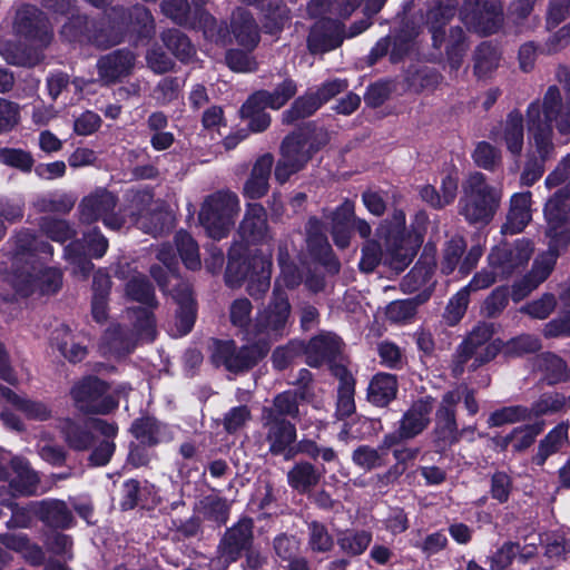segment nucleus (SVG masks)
Returning a JSON list of instances; mask_svg holds the SVG:
<instances>
[{"instance_id": "f257e3e1", "label": "nucleus", "mask_w": 570, "mask_h": 570, "mask_svg": "<svg viewBox=\"0 0 570 570\" xmlns=\"http://www.w3.org/2000/svg\"><path fill=\"white\" fill-rule=\"evenodd\" d=\"M527 121L531 146L548 159L554 150L553 128L562 136H570V102L563 100L557 86H550L541 101L529 105Z\"/></svg>"}, {"instance_id": "f03ea898", "label": "nucleus", "mask_w": 570, "mask_h": 570, "mask_svg": "<svg viewBox=\"0 0 570 570\" xmlns=\"http://www.w3.org/2000/svg\"><path fill=\"white\" fill-rule=\"evenodd\" d=\"M157 257L164 264V266H153L150 268V274L163 292H167L168 285L170 283H175V288L171 292V296L179 306L176 316L175 335H186L190 332L196 317L195 303L191 296L190 287L187 283L181 282L178 274L176 273V256L170 246H161Z\"/></svg>"}, {"instance_id": "7ed1b4c3", "label": "nucleus", "mask_w": 570, "mask_h": 570, "mask_svg": "<svg viewBox=\"0 0 570 570\" xmlns=\"http://www.w3.org/2000/svg\"><path fill=\"white\" fill-rule=\"evenodd\" d=\"M462 190L460 214L470 224H488L500 207L502 188L490 185L482 173L474 171L462 184Z\"/></svg>"}, {"instance_id": "20e7f679", "label": "nucleus", "mask_w": 570, "mask_h": 570, "mask_svg": "<svg viewBox=\"0 0 570 570\" xmlns=\"http://www.w3.org/2000/svg\"><path fill=\"white\" fill-rule=\"evenodd\" d=\"M199 27L208 40L227 45L235 41L237 45L253 50L259 42V28L252 13L237 8L230 18L229 29L218 26L216 19L208 13H202Z\"/></svg>"}, {"instance_id": "39448f33", "label": "nucleus", "mask_w": 570, "mask_h": 570, "mask_svg": "<svg viewBox=\"0 0 570 570\" xmlns=\"http://www.w3.org/2000/svg\"><path fill=\"white\" fill-rule=\"evenodd\" d=\"M107 35H96L91 39L96 46L108 48L119 43L125 31L137 33L139 38H150L155 32V21L150 11L144 6H135L129 10L112 9L108 14Z\"/></svg>"}, {"instance_id": "423d86ee", "label": "nucleus", "mask_w": 570, "mask_h": 570, "mask_svg": "<svg viewBox=\"0 0 570 570\" xmlns=\"http://www.w3.org/2000/svg\"><path fill=\"white\" fill-rule=\"evenodd\" d=\"M238 212L237 195L229 190H219L206 197L198 219L209 237L222 239L230 232Z\"/></svg>"}, {"instance_id": "0eeeda50", "label": "nucleus", "mask_w": 570, "mask_h": 570, "mask_svg": "<svg viewBox=\"0 0 570 570\" xmlns=\"http://www.w3.org/2000/svg\"><path fill=\"white\" fill-rule=\"evenodd\" d=\"M492 328L488 324H480L473 328L468 337L459 345L454 355L452 372L460 376L466 365L469 370H476L493 360L500 346L491 341Z\"/></svg>"}, {"instance_id": "6e6552de", "label": "nucleus", "mask_w": 570, "mask_h": 570, "mask_svg": "<svg viewBox=\"0 0 570 570\" xmlns=\"http://www.w3.org/2000/svg\"><path fill=\"white\" fill-rule=\"evenodd\" d=\"M130 318L135 321L134 333L128 334L120 325H114L107 330L102 337L106 353L125 355L129 353L136 341L151 342L156 335L153 314L147 308L128 311Z\"/></svg>"}, {"instance_id": "1a4fd4ad", "label": "nucleus", "mask_w": 570, "mask_h": 570, "mask_svg": "<svg viewBox=\"0 0 570 570\" xmlns=\"http://www.w3.org/2000/svg\"><path fill=\"white\" fill-rule=\"evenodd\" d=\"M12 286L21 296H29L35 293H56L62 283L61 272L53 267H43L35 261H27L17 268L11 278Z\"/></svg>"}, {"instance_id": "9d476101", "label": "nucleus", "mask_w": 570, "mask_h": 570, "mask_svg": "<svg viewBox=\"0 0 570 570\" xmlns=\"http://www.w3.org/2000/svg\"><path fill=\"white\" fill-rule=\"evenodd\" d=\"M292 314L287 292L273 289L268 304L257 312L255 332L259 341H272L285 334Z\"/></svg>"}, {"instance_id": "9b49d317", "label": "nucleus", "mask_w": 570, "mask_h": 570, "mask_svg": "<svg viewBox=\"0 0 570 570\" xmlns=\"http://www.w3.org/2000/svg\"><path fill=\"white\" fill-rule=\"evenodd\" d=\"M434 402L431 396L420 397L403 413L395 432L384 435L382 449H391L402 441L420 435L431 422Z\"/></svg>"}, {"instance_id": "f8f14e48", "label": "nucleus", "mask_w": 570, "mask_h": 570, "mask_svg": "<svg viewBox=\"0 0 570 570\" xmlns=\"http://www.w3.org/2000/svg\"><path fill=\"white\" fill-rule=\"evenodd\" d=\"M76 407L86 414H107L118 405L108 393L107 384L97 377H87L70 391Z\"/></svg>"}, {"instance_id": "ddd939ff", "label": "nucleus", "mask_w": 570, "mask_h": 570, "mask_svg": "<svg viewBox=\"0 0 570 570\" xmlns=\"http://www.w3.org/2000/svg\"><path fill=\"white\" fill-rule=\"evenodd\" d=\"M128 222L137 225L147 234L158 235L171 223V214L160 202L153 199L148 193H138L131 202Z\"/></svg>"}, {"instance_id": "4468645a", "label": "nucleus", "mask_w": 570, "mask_h": 570, "mask_svg": "<svg viewBox=\"0 0 570 570\" xmlns=\"http://www.w3.org/2000/svg\"><path fill=\"white\" fill-rule=\"evenodd\" d=\"M116 197L106 189H97L85 197L80 205V219L83 223L102 220L104 225L110 229H120L128 223V218L119 213H115Z\"/></svg>"}, {"instance_id": "2eb2a0df", "label": "nucleus", "mask_w": 570, "mask_h": 570, "mask_svg": "<svg viewBox=\"0 0 570 570\" xmlns=\"http://www.w3.org/2000/svg\"><path fill=\"white\" fill-rule=\"evenodd\" d=\"M570 181L557 190L547 202L544 215L548 223L547 236L551 243L566 246L570 242Z\"/></svg>"}, {"instance_id": "dca6fc26", "label": "nucleus", "mask_w": 570, "mask_h": 570, "mask_svg": "<svg viewBox=\"0 0 570 570\" xmlns=\"http://www.w3.org/2000/svg\"><path fill=\"white\" fill-rule=\"evenodd\" d=\"M313 151L307 132L299 131L287 136L282 145V157L275 168V178L282 184L285 183L291 175L306 165Z\"/></svg>"}, {"instance_id": "f3484780", "label": "nucleus", "mask_w": 570, "mask_h": 570, "mask_svg": "<svg viewBox=\"0 0 570 570\" xmlns=\"http://www.w3.org/2000/svg\"><path fill=\"white\" fill-rule=\"evenodd\" d=\"M262 426L269 452L273 455H283L285 460L296 456L294 443L296 441V428L285 417H276L269 410L262 411Z\"/></svg>"}, {"instance_id": "a211bd4d", "label": "nucleus", "mask_w": 570, "mask_h": 570, "mask_svg": "<svg viewBox=\"0 0 570 570\" xmlns=\"http://www.w3.org/2000/svg\"><path fill=\"white\" fill-rule=\"evenodd\" d=\"M212 361L216 366H225L230 372L252 367L265 352L256 346L236 347L233 341H215L210 347Z\"/></svg>"}, {"instance_id": "6ab92c4d", "label": "nucleus", "mask_w": 570, "mask_h": 570, "mask_svg": "<svg viewBox=\"0 0 570 570\" xmlns=\"http://www.w3.org/2000/svg\"><path fill=\"white\" fill-rule=\"evenodd\" d=\"M532 252L531 244L524 239H520L513 245L501 244L489 254V267L494 269L500 278L509 277L514 271L528 263Z\"/></svg>"}, {"instance_id": "aec40b11", "label": "nucleus", "mask_w": 570, "mask_h": 570, "mask_svg": "<svg viewBox=\"0 0 570 570\" xmlns=\"http://www.w3.org/2000/svg\"><path fill=\"white\" fill-rule=\"evenodd\" d=\"M13 29L18 35L38 42L41 47L47 46L52 36L42 12L32 6H23L17 11Z\"/></svg>"}, {"instance_id": "412c9836", "label": "nucleus", "mask_w": 570, "mask_h": 570, "mask_svg": "<svg viewBox=\"0 0 570 570\" xmlns=\"http://www.w3.org/2000/svg\"><path fill=\"white\" fill-rule=\"evenodd\" d=\"M459 392H446L435 412V425L433 435L435 442L452 444L459 440L455 409L460 403Z\"/></svg>"}, {"instance_id": "4be33fe9", "label": "nucleus", "mask_w": 570, "mask_h": 570, "mask_svg": "<svg viewBox=\"0 0 570 570\" xmlns=\"http://www.w3.org/2000/svg\"><path fill=\"white\" fill-rule=\"evenodd\" d=\"M253 527L252 519L243 518L234 527L226 530L219 543V554L224 562L236 561L243 550L252 547Z\"/></svg>"}, {"instance_id": "5701e85b", "label": "nucleus", "mask_w": 570, "mask_h": 570, "mask_svg": "<svg viewBox=\"0 0 570 570\" xmlns=\"http://www.w3.org/2000/svg\"><path fill=\"white\" fill-rule=\"evenodd\" d=\"M491 138L505 146L507 150L513 156L519 157L524 145V125L523 116L518 110L508 114L504 121L492 129Z\"/></svg>"}, {"instance_id": "b1692460", "label": "nucleus", "mask_w": 570, "mask_h": 570, "mask_svg": "<svg viewBox=\"0 0 570 570\" xmlns=\"http://www.w3.org/2000/svg\"><path fill=\"white\" fill-rule=\"evenodd\" d=\"M342 42V24L331 18L318 20L311 29L307 39L308 50L314 55L334 50Z\"/></svg>"}, {"instance_id": "393cba45", "label": "nucleus", "mask_w": 570, "mask_h": 570, "mask_svg": "<svg viewBox=\"0 0 570 570\" xmlns=\"http://www.w3.org/2000/svg\"><path fill=\"white\" fill-rule=\"evenodd\" d=\"M10 480V487L20 494H33L37 490L39 478L29 463L20 458L8 460L2 469L0 480Z\"/></svg>"}, {"instance_id": "a878e982", "label": "nucleus", "mask_w": 570, "mask_h": 570, "mask_svg": "<svg viewBox=\"0 0 570 570\" xmlns=\"http://www.w3.org/2000/svg\"><path fill=\"white\" fill-rule=\"evenodd\" d=\"M136 56L129 50H116L97 62L100 80L105 83H112L131 73Z\"/></svg>"}, {"instance_id": "bb28decb", "label": "nucleus", "mask_w": 570, "mask_h": 570, "mask_svg": "<svg viewBox=\"0 0 570 570\" xmlns=\"http://www.w3.org/2000/svg\"><path fill=\"white\" fill-rule=\"evenodd\" d=\"M238 233L248 244L266 243L271 236L267 226V214L259 204L248 205Z\"/></svg>"}, {"instance_id": "cd10ccee", "label": "nucleus", "mask_w": 570, "mask_h": 570, "mask_svg": "<svg viewBox=\"0 0 570 570\" xmlns=\"http://www.w3.org/2000/svg\"><path fill=\"white\" fill-rule=\"evenodd\" d=\"M116 276L121 279H127L126 283V295L141 304L149 307L156 306L155 294L151 285L148 283L146 277L132 268L130 264H121L116 271Z\"/></svg>"}, {"instance_id": "c85d7f7f", "label": "nucleus", "mask_w": 570, "mask_h": 570, "mask_svg": "<svg viewBox=\"0 0 570 570\" xmlns=\"http://www.w3.org/2000/svg\"><path fill=\"white\" fill-rule=\"evenodd\" d=\"M462 21L475 32L491 35L502 23V8L498 1L484 2L478 13L470 14L465 9L461 12Z\"/></svg>"}, {"instance_id": "c756f323", "label": "nucleus", "mask_w": 570, "mask_h": 570, "mask_svg": "<svg viewBox=\"0 0 570 570\" xmlns=\"http://www.w3.org/2000/svg\"><path fill=\"white\" fill-rule=\"evenodd\" d=\"M307 364L320 366L332 361L341 351L340 338L332 333H324L313 337L304 346Z\"/></svg>"}, {"instance_id": "7c9ffc66", "label": "nucleus", "mask_w": 570, "mask_h": 570, "mask_svg": "<svg viewBox=\"0 0 570 570\" xmlns=\"http://www.w3.org/2000/svg\"><path fill=\"white\" fill-rule=\"evenodd\" d=\"M531 220V193H515L510 199V208L507 222L502 226V233L517 234L524 229Z\"/></svg>"}, {"instance_id": "2f4dec72", "label": "nucleus", "mask_w": 570, "mask_h": 570, "mask_svg": "<svg viewBox=\"0 0 570 570\" xmlns=\"http://www.w3.org/2000/svg\"><path fill=\"white\" fill-rule=\"evenodd\" d=\"M456 11L455 3H445L440 0L435 7L428 10L425 24L432 36L433 46L440 48L445 41V26L454 17Z\"/></svg>"}, {"instance_id": "473e14b6", "label": "nucleus", "mask_w": 570, "mask_h": 570, "mask_svg": "<svg viewBox=\"0 0 570 570\" xmlns=\"http://www.w3.org/2000/svg\"><path fill=\"white\" fill-rule=\"evenodd\" d=\"M273 163L274 159L271 154H265L256 160L250 176L244 185L245 196L252 199H257L267 193Z\"/></svg>"}, {"instance_id": "72a5a7b5", "label": "nucleus", "mask_w": 570, "mask_h": 570, "mask_svg": "<svg viewBox=\"0 0 570 570\" xmlns=\"http://www.w3.org/2000/svg\"><path fill=\"white\" fill-rule=\"evenodd\" d=\"M332 370L334 375L340 380L337 389L336 416L338 419H345L355 412V381L352 374L344 366L335 365Z\"/></svg>"}, {"instance_id": "f704fd0d", "label": "nucleus", "mask_w": 570, "mask_h": 570, "mask_svg": "<svg viewBox=\"0 0 570 570\" xmlns=\"http://www.w3.org/2000/svg\"><path fill=\"white\" fill-rule=\"evenodd\" d=\"M58 429L66 444L75 451H86L94 441L89 421L82 425L71 419L59 421Z\"/></svg>"}, {"instance_id": "c9c22d12", "label": "nucleus", "mask_w": 570, "mask_h": 570, "mask_svg": "<svg viewBox=\"0 0 570 570\" xmlns=\"http://www.w3.org/2000/svg\"><path fill=\"white\" fill-rule=\"evenodd\" d=\"M272 262L268 255H259V259H255L253 271L247 276V293L258 299L268 291L271 285Z\"/></svg>"}, {"instance_id": "e433bc0d", "label": "nucleus", "mask_w": 570, "mask_h": 570, "mask_svg": "<svg viewBox=\"0 0 570 570\" xmlns=\"http://www.w3.org/2000/svg\"><path fill=\"white\" fill-rule=\"evenodd\" d=\"M253 305L246 297L234 299L228 308L230 324L240 331L248 340L257 338L255 320L252 318Z\"/></svg>"}, {"instance_id": "4c0bfd02", "label": "nucleus", "mask_w": 570, "mask_h": 570, "mask_svg": "<svg viewBox=\"0 0 570 570\" xmlns=\"http://www.w3.org/2000/svg\"><path fill=\"white\" fill-rule=\"evenodd\" d=\"M569 422H561L552 429L539 443L537 454L532 461L537 465H543L549 456L559 452L569 441Z\"/></svg>"}, {"instance_id": "58836bf2", "label": "nucleus", "mask_w": 570, "mask_h": 570, "mask_svg": "<svg viewBox=\"0 0 570 570\" xmlns=\"http://www.w3.org/2000/svg\"><path fill=\"white\" fill-rule=\"evenodd\" d=\"M51 346L56 347L60 354L70 362H80L87 355V348L75 337L70 328L66 325H60L51 334Z\"/></svg>"}, {"instance_id": "ea45409f", "label": "nucleus", "mask_w": 570, "mask_h": 570, "mask_svg": "<svg viewBox=\"0 0 570 570\" xmlns=\"http://www.w3.org/2000/svg\"><path fill=\"white\" fill-rule=\"evenodd\" d=\"M397 393V381L392 374H376L370 382L367 399L376 406H385L395 399Z\"/></svg>"}, {"instance_id": "a19ab883", "label": "nucleus", "mask_w": 570, "mask_h": 570, "mask_svg": "<svg viewBox=\"0 0 570 570\" xmlns=\"http://www.w3.org/2000/svg\"><path fill=\"white\" fill-rule=\"evenodd\" d=\"M0 400H4L14 405L22 411L28 419L46 421L52 416V411L46 403L22 399L10 389L2 385H0Z\"/></svg>"}, {"instance_id": "79ce46f5", "label": "nucleus", "mask_w": 570, "mask_h": 570, "mask_svg": "<svg viewBox=\"0 0 570 570\" xmlns=\"http://www.w3.org/2000/svg\"><path fill=\"white\" fill-rule=\"evenodd\" d=\"M321 476L322 472L309 462H298L287 472V482L297 492L306 493L318 484Z\"/></svg>"}, {"instance_id": "37998d69", "label": "nucleus", "mask_w": 570, "mask_h": 570, "mask_svg": "<svg viewBox=\"0 0 570 570\" xmlns=\"http://www.w3.org/2000/svg\"><path fill=\"white\" fill-rule=\"evenodd\" d=\"M361 0H311L307 11L311 17H323L325 14L347 18L358 7Z\"/></svg>"}, {"instance_id": "c03bdc74", "label": "nucleus", "mask_w": 570, "mask_h": 570, "mask_svg": "<svg viewBox=\"0 0 570 570\" xmlns=\"http://www.w3.org/2000/svg\"><path fill=\"white\" fill-rule=\"evenodd\" d=\"M35 513L51 527L67 528L72 521V515L63 501H42L33 507Z\"/></svg>"}, {"instance_id": "a18cd8bd", "label": "nucleus", "mask_w": 570, "mask_h": 570, "mask_svg": "<svg viewBox=\"0 0 570 570\" xmlns=\"http://www.w3.org/2000/svg\"><path fill=\"white\" fill-rule=\"evenodd\" d=\"M296 83L291 79H286L273 92L261 90L252 95L247 99L245 111L257 99H262L263 104H266L269 108L279 109L296 94Z\"/></svg>"}, {"instance_id": "49530a36", "label": "nucleus", "mask_w": 570, "mask_h": 570, "mask_svg": "<svg viewBox=\"0 0 570 570\" xmlns=\"http://www.w3.org/2000/svg\"><path fill=\"white\" fill-rule=\"evenodd\" d=\"M96 35H107L106 22H101L99 28L92 23L91 29L88 26L87 19L82 16H72L61 29V36L68 41L80 40L85 37L88 41L96 45V42L90 39Z\"/></svg>"}, {"instance_id": "de8ad7c7", "label": "nucleus", "mask_w": 570, "mask_h": 570, "mask_svg": "<svg viewBox=\"0 0 570 570\" xmlns=\"http://www.w3.org/2000/svg\"><path fill=\"white\" fill-rule=\"evenodd\" d=\"M413 248L404 244L403 237H386L385 264L402 272L413 259Z\"/></svg>"}, {"instance_id": "09e8293b", "label": "nucleus", "mask_w": 570, "mask_h": 570, "mask_svg": "<svg viewBox=\"0 0 570 570\" xmlns=\"http://www.w3.org/2000/svg\"><path fill=\"white\" fill-rule=\"evenodd\" d=\"M236 248H233L229 254L225 274L226 283L230 287L242 286L253 271L254 261L259 259V256H253L250 259L243 258L236 255Z\"/></svg>"}, {"instance_id": "8fccbe9b", "label": "nucleus", "mask_w": 570, "mask_h": 570, "mask_svg": "<svg viewBox=\"0 0 570 570\" xmlns=\"http://www.w3.org/2000/svg\"><path fill=\"white\" fill-rule=\"evenodd\" d=\"M166 48L180 61H189L195 55L190 40L177 29H168L161 33Z\"/></svg>"}, {"instance_id": "3c124183", "label": "nucleus", "mask_w": 570, "mask_h": 570, "mask_svg": "<svg viewBox=\"0 0 570 570\" xmlns=\"http://www.w3.org/2000/svg\"><path fill=\"white\" fill-rule=\"evenodd\" d=\"M1 541L8 549L20 553L31 564H40L43 561L42 550L30 543L23 534H4Z\"/></svg>"}, {"instance_id": "603ef678", "label": "nucleus", "mask_w": 570, "mask_h": 570, "mask_svg": "<svg viewBox=\"0 0 570 570\" xmlns=\"http://www.w3.org/2000/svg\"><path fill=\"white\" fill-rule=\"evenodd\" d=\"M372 541V534L365 530H345L337 537L341 550L350 556L362 554Z\"/></svg>"}, {"instance_id": "864d4df0", "label": "nucleus", "mask_w": 570, "mask_h": 570, "mask_svg": "<svg viewBox=\"0 0 570 570\" xmlns=\"http://www.w3.org/2000/svg\"><path fill=\"white\" fill-rule=\"evenodd\" d=\"M560 247L562 246L550 242L549 252L534 261L531 273L527 275V277H531V281H533V285L530 286V289H535L543 281L548 278L554 266Z\"/></svg>"}, {"instance_id": "5fc2aeb1", "label": "nucleus", "mask_w": 570, "mask_h": 570, "mask_svg": "<svg viewBox=\"0 0 570 570\" xmlns=\"http://www.w3.org/2000/svg\"><path fill=\"white\" fill-rule=\"evenodd\" d=\"M131 432L144 444L155 445L164 440L163 425L153 417L136 420L131 425Z\"/></svg>"}, {"instance_id": "6e6d98bb", "label": "nucleus", "mask_w": 570, "mask_h": 570, "mask_svg": "<svg viewBox=\"0 0 570 570\" xmlns=\"http://www.w3.org/2000/svg\"><path fill=\"white\" fill-rule=\"evenodd\" d=\"M543 423H535L514 429L511 434L503 439V445L512 444L514 451H524L534 442L535 438L542 432Z\"/></svg>"}, {"instance_id": "4d7b16f0", "label": "nucleus", "mask_w": 570, "mask_h": 570, "mask_svg": "<svg viewBox=\"0 0 570 570\" xmlns=\"http://www.w3.org/2000/svg\"><path fill=\"white\" fill-rule=\"evenodd\" d=\"M446 55L451 69L458 70L462 62L463 53L466 49L465 36L460 27H452L449 36L445 35Z\"/></svg>"}, {"instance_id": "13d9d810", "label": "nucleus", "mask_w": 570, "mask_h": 570, "mask_svg": "<svg viewBox=\"0 0 570 570\" xmlns=\"http://www.w3.org/2000/svg\"><path fill=\"white\" fill-rule=\"evenodd\" d=\"M387 450L389 449H382V444L377 449L361 445L354 450L352 460L357 466L364 470H373L384 465V458Z\"/></svg>"}, {"instance_id": "bf43d9fd", "label": "nucleus", "mask_w": 570, "mask_h": 570, "mask_svg": "<svg viewBox=\"0 0 570 570\" xmlns=\"http://www.w3.org/2000/svg\"><path fill=\"white\" fill-rule=\"evenodd\" d=\"M499 63V53L490 43L483 42L475 51L474 71L478 77H487Z\"/></svg>"}, {"instance_id": "052dcab7", "label": "nucleus", "mask_w": 570, "mask_h": 570, "mask_svg": "<svg viewBox=\"0 0 570 570\" xmlns=\"http://www.w3.org/2000/svg\"><path fill=\"white\" fill-rule=\"evenodd\" d=\"M323 102L315 95H305L303 97L297 98L292 108L284 112L283 118L286 122H293L299 118L309 117L313 115Z\"/></svg>"}, {"instance_id": "680f3d73", "label": "nucleus", "mask_w": 570, "mask_h": 570, "mask_svg": "<svg viewBox=\"0 0 570 570\" xmlns=\"http://www.w3.org/2000/svg\"><path fill=\"white\" fill-rule=\"evenodd\" d=\"M247 101L240 108V116L244 119H248L250 130L255 132L265 130L271 124L269 115L264 111L268 106L263 104L262 99H257L250 104L247 111H245Z\"/></svg>"}, {"instance_id": "e2e57ef3", "label": "nucleus", "mask_w": 570, "mask_h": 570, "mask_svg": "<svg viewBox=\"0 0 570 570\" xmlns=\"http://www.w3.org/2000/svg\"><path fill=\"white\" fill-rule=\"evenodd\" d=\"M472 157L476 166L491 171L495 170L502 161L501 150L488 141H480Z\"/></svg>"}, {"instance_id": "0e129e2a", "label": "nucleus", "mask_w": 570, "mask_h": 570, "mask_svg": "<svg viewBox=\"0 0 570 570\" xmlns=\"http://www.w3.org/2000/svg\"><path fill=\"white\" fill-rule=\"evenodd\" d=\"M200 509L207 519L224 524L229 515L230 502L216 495H208L202 500Z\"/></svg>"}, {"instance_id": "69168bd1", "label": "nucleus", "mask_w": 570, "mask_h": 570, "mask_svg": "<svg viewBox=\"0 0 570 570\" xmlns=\"http://www.w3.org/2000/svg\"><path fill=\"white\" fill-rule=\"evenodd\" d=\"M177 250L189 269H197L200 266L198 246L191 236L185 232H179L176 236Z\"/></svg>"}, {"instance_id": "338daca9", "label": "nucleus", "mask_w": 570, "mask_h": 570, "mask_svg": "<svg viewBox=\"0 0 570 570\" xmlns=\"http://www.w3.org/2000/svg\"><path fill=\"white\" fill-rule=\"evenodd\" d=\"M263 410H269L276 417L291 416L298 414L297 395L295 392L286 391L274 397L272 406H264Z\"/></svg>"}, {"instance_id": "774afa93", "label": "nucleus", "mask_w": 570, "mask_h": 570, "mask_svg": "<svg viewBox=\"0 0 570 570\" xmlns=\"http://www.w3.org/2000/svg\"><path fill=\"white\" fill-rule=\"evenodd\" d=\"M381 263L385 264V252L374 239H367L362 246L360 268L365 273L373 272Z\"/></svg>"}]
</instances>
